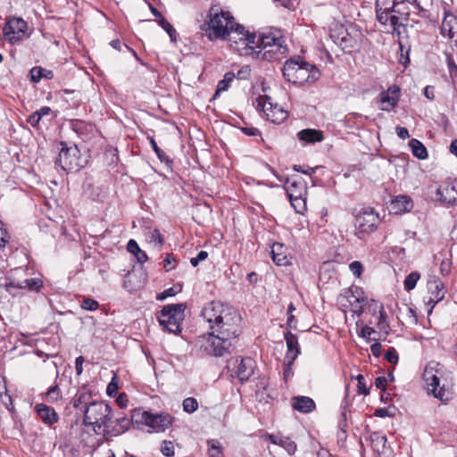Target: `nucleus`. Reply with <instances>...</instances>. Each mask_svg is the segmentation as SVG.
Returning a JSON list of instances; mask_svg holds the SVG:
<instances>
[{
  "label": "nucleus",
  "instance_id": "obj_55",
  "mask_svg": "<svg viewBox=\"0 0 457 457\" xmlns=\"http://www.w3.org/2000/svg\"><path fill=\"white\" fill-rule=\"evenodd\" d=\"M357 381H358V394H362V395H368L369 394V389L366 387V384H365V378L362 375H358L357 376Z\"/></svg>",
  "mask_w": 457,
  "mask_h": 457
},
{
  "label": "nucleus",
  "instance_id": "obj_21",
  "mask_svg": "<svg viewBox=\"0 0 457 457\" xmlns=\"http://www.w3.org/2000/svg\"><path fill=\"white\" fill-rule=\"evenodd\" d=\"M441 34L453 39L457 35V17L450 12H445L441 26Z\"/></svg>",
  "mask_w": 457,
  "mask_h": 457
},
{
  "label": "nucleus",
  "instance_id": "obj_36",
  "mask_svg": "<svg viewBox=\"0 0 457 457\" xmlns=\"http://www.w3.org/2000/svg\"><path fill=\"white\" fill-rule=\"evenodd\" d=\"M365 307L367 312L370 313L375 319L384 309L383 304L374 299L367 300Z\"/></svg>",
  "mask_w": 457,
  "mask_h": 457
},
{
  "label": "nucleus",
  "instance_id": "obj_59",
  "mask_svg": "<svg viewBox=\"0 0 457 457\" xmlns=\"http://www.w3.org/2000/svg\"><path fill=\"white\" fill-rule=\"evenodd\" d=\"M8 236L6 230L3 227V223L0 221V249L5 246L8 242Z\"/></svg>",
  "mask_w": 457,
  "mask_h": 457
},
{
  "label": "nucleus",
  "instance_id": "obj_62",
  "mask_svg": "<svg viewBox=\"0 0 457 457\" xmlns=\"http://www.w3.org/2000/svg\"><path fill=\"white\" fill-rule=\"evenodd\" d=\"M85 361V359L83 356H79L75 360V369L77 375H81L83 371V363Z\"/></svg>",
  "mask_w": 457,
  "mask_h": 457
},
{
  "label": "nucleus",
  "instance_id": "obj_53",
  "mask_svg": "<svg viewBox=\"0 0 457 457\" xmlns=\"http://www.w3.org/2000/svg\"><path fill=\"white\" fill-rule=\"evenodd\" d=\"M385 359L392 364H396L398 362V354L394 347H390L386 352Z\"/></svg>",
  "mask_w": 457,
  "mask_h": 457
},
{
  "label": "nucleus",
  "instance_id": "obj_32",
  "mask_svg": "<svg viewBox=\"0 0 457 457\" xmlns=\"http://www.w3.org/2000/svg\"><path fill=\"white\" fill-rule=\"evenodd\" d=\"M30 77L33 82L37 83L42 78L48 79H53L54 74L53 71L46 70L42 67H34L30 70Z\"/></svg>",
  "mask_w": 457,
  "mask_h": 457
},
{
  "label": "nucleus",
  "instance_id": "obj_42",
  "mask_svg": "<svg viewBox=\"0 0 457 457\" xmlns=\"http://www.w3.org/2000/svg\"><path fill=\"white\" fill-rule=\"evenodd\" d=\"M420 278V274L418 271L411 272L404 280V288L407 291L412 290L415 287L419 279Z\"/></svg>",
  "mask_w": 457,
  "mask_h": 457
},
{
  "label": "nucleus",
  "instance_id": "obj_15",
  "mask_svg": "<svg viewBox=\"0 0 457 457\" xmlns=\"http://www.w3.org/2000/svg\"><path fill=\"white\" fill-rule=\"evenodd\" d=\"M379 222L378 214L371 208H363L355 217V227L361 233L373 232Z\"/></svg>",
  "mask_w": 457,
  "mask_h": 457
},
{
  "label": "nucleus",
  "instance_id": "obj_11",
  "mask_svg": "<svg viewBox=\"0 0 457 457\" xmlns=\"http://www.w3.org/2000/svg\"><path fill=\"white\" fill-rule=\"evenodd\" d=\"M23 272V270L16 269L13 274L5 278H1L0 287L5 288V290L10 294H14L12 292L13 289H29L31 291H38L43 286L42 280L37 278H26L23 280L17 279L16 277L19 275V273Z\"/></svg>",
  "mask_w": 457,
  "mask_h": 457
},
{
  "label": "nucleus",
  "instance_id": "obj_4",
  "mask_svg": "<svg viewBox=\"0 0 457 457\" xmlns=\"http://www.w3.org/2000/svg\"><path fill=\"white\" fill-rule=\"evenodd\" d=\"M423 379L428 394L444 403L453 399L454 393L452 374L438 362L431 361L426 366Z\"/></svg>",
  "mask_w": 457,
  "mask_h": 457
},
{
  "label": "nucleus",
  "instance_id": "obj_35",
  "mask_svg": "<svg viewBox=\"0 0 457 457\" xmlns=\"http://www.w3.org/2000/svg\"><path fill=\"white\" fill-rule=\"evenodd\" d=\"M235 77L236 75L233 72L225 73L223 79L220 80L218 83L214 97H216L221 92L227 91Z\"/></svg>",
  "mask_w": 457,
  "mask_h": 457
},
{
  "label": "nucleus",
  "instance_id": "obj_7",
  "mask_svg": "<svg viewBox=\"0 0 457 457\" xmlns=\"http://www.w3.org/2000/svg\"><path fill=\"white\" fill-rule=\"evenodd\" d=\"M195 345L211 356H223L233 346V341L210 330L196 338Z\"/></svg>",
  "mask_w": 457,
  "mask_h": 457
},
{
  "label": "nucleus",
  "instance_id": "obj_47",
  "mask_svg": "<svg viewBox=\"0 0 457 457\" xmlns=\"http://www.w3.org/2000/svg\"><path fill=\"white\" fill-rule=\"evenodd\" d=\"M149 140H150V144H151V146L153 147L154 151L155 152V154H157L159 160L162 162H165V163H170L171 162V160L169 158V156L157 145L155 140L154 137H149Z\"/></svg>",
  "mask_w": 457,
  "mask_h": 457
},
{
  "label": "nucleus",
  "instance_id": "obj_56",
  "mask_svg": "<svg viewBox=\"0 0 457 457\" xmlns=\"http://www.w3.org/2000/svg\"><path fill=\"white\" fill-rule=\"evenodd\" d=\"M149 238L150 242H157L159 245H162L164 242V237L158 229H154L151 231Z\"/></svg>",
  "mask_w": 457,
  "mask_h": 457
},
{
  "label": "nucleus",
  "instance_id": "obj_5",
  "mask_svg": "<svg viewBox=\"0 0 457 457\" xmlns=\"http://www.w3.org/2000/svg\"><path fill=\"white\" fill-rule=\"evenodd\" d=\"M112 420V408L104 401L94 402L84 410L82 423L85 427L92 428L98 434H110V422Z\"/></svg>",
  "mask_w": 457,
  "mask_h": 457
},
{
  "label": "nucleus",
  "instance_id": "obj_44",
  "mask_svg": "<svg viewBox=\"0 0 457 457\" xmlns=\"http://www.w3.org/2000/svg\"><path fill=\"white\" fill-rule=\"evenodd\" d=\"M183 411L188 414H192L198 409V402L194 397H187L182 403Z\"/></svg>",
  "mask_w": 457,
  "mask_h": 457
},
{
  "label": "nucleus",
  "instance_id": "obj_61",
  "mask_svg": "<svg viewBox=\"0 0 457 457\" xmlns=\"http://www.w3.org/2000/svg\"><path fill=\"white\" fill-rule=\"evenodd\" d=\"M40 120H41L40 116L36 112H34L31 115H29L27 120V121L32 127H37L39 124Z\"/></svg>",
  "mask_w": 457,
  "mask_h": 457
},
{
  "label": "nucleus",
  "instance_id": "obj_50",
  "mask_svg": "<svg viewBox=\"0 0 457 457\" xmlns=\"http://www.w3.org/2000/svg\"><path fill=\"white\" fill-rule=\"evenodd\" d=\"M80 306L87 311H96L99 307V303L97 301L92 299V298H85Z\"/></svg>",
  "mask_w": 457,
  "mask_h": 457
},
{
  "label": "nucleus",
  "instance_id": "obj_27",
  "mask_svg": "<svg viewBox=\"0 0 457 457\" xmlns=\"http://www.w3.org/2000/svg\"><path fill=\"white\" fill-rule=\"evenodd\" d=\"M269 439L272 444L283 447L289 454H293L296 450L295 443L289 437L281 435H269Z\"/></svg>",
  "mask_w": 457,
  "mask_h": 457
},
{
  "label": "nucleus",
  "instance_id": "obj_49",
  "mask_svg": "<svg viewBox=\"0 0 457 457\" xmlns=\"http://www.w3.org/2000/svg\"><path fill=\"white\" fill-rule=\"evenodd\" d=\"M158 23L169 34L170 39L175 40L176 30L163 17L158 20Z\"/></svg>",
  "mask_w": 457,
  "mask_h": 457
},
{
  "label": "nucleus",
  "instance_id": "obj_45",
  "mask_svg": "<svg viewBox=\"0 0 457 457\" xmlns=\"http://www.w3.org/2000/svg\"><path fill=\"white\" fill-rule=\"evenodd\" d=\"M116 422H117L119 428H112V435L121 434V433L125 432L126 430H128L130 427V420L125 416L118 418L116 420Z\"/></svg>",
  "mask_w": 457,
  "mask_h": 457
},
{
  "label": "nucleus",
  "instance_id": "obj_63",
  "mask_svg": "<svg viewBox=\"0 0 457 457\" xmlns=\"http://www.w3.org/2000/svg\"><path fill=\"white\" fill-rule=\"evenodd\" d=\"M381 344L374 341V344L370 345V352L375 357H378L381 354Z\"/></svg>",
  "mask_w": 457,
  "mask_h": 457
},
{
  "label": "nucleus",
  "instance_id": "obj_1",
  "mask_svg": "<svg viewBox=\"0 0 457 457\" xmlns=\"http://www.w3.org/2000/svg\"><path fill=\"white\" fill-rule=\"evenodd\" d=\"M209 324V329L231 341L241 333V316L232 306L212 301L206 303L201 312Z\"/></svg>",
  "mask_w": 457,
  "mask_h": 457
},
{
  "label": "nucleus",
  "instance_id": "obj_26",
  "mask_svg": "<svg viewBox=\"0 0 457 457\" xmlns=\"http://www.w3.org/2000/svg\"><path fill=\"white\" fill-rule=\"evenodd\" d=\"M292 406L300 412L307 413L314 410L315 403L308 396H295L292 398Z\"/></svg>",
  "mask_w": 457,
  "mask_h": 457
},
{
  "label": "nucleus",
  "instance_id": "obj_22",
  "mask_svg": "<svg viewBox=\"0 0 457 457\" xmlns=\"http://www.w3.org/2000/svg\"><path fill=\"white\" fill-rule=\"evenodd\" d=\"M336 44H337L344 51L351 52L358 46L357 39L352 37L346 29H341L340 33L337 37L331 36Z\"/></svg>",
  "mask_w": 457,
  "mask_h": 457
},
{
  "label": "nucleus",
  "instance_id": "obj_33",
  "mask_svg": "<svg viewBox=\"0 0 457 457\" xmlns=\"http://www.w3.org/2000/svg\"><path fill=\"white\" fill-rule=\"evenodd\" d=\"M285 340H286L287 346V351L286 356L293 355L294 353H296V351L300 352L299 345H298V339L295 335L287 331L285 334Z\"/></svg>",
  "mask_w": 457,
  "mask_h": 457
},
{
  "label": "nucleus",
  "instance_id": "obj_8",
  "mask_svg": "<svg viewBox=\"0 0 457 457\" xmlns=\"http://www.w3.org/2000/svg\"><path fill=\"white\" fill-rule=\"evenodd\" d=\"M185 306L183 304H170L164 306L158 316L161 326L170 333L181 331V321L184 319Z\"/></svg>",
  "mask_w": 457,
  "mask_h": 457
},
{
  "label": "nucleus",
  "instance_id": "obj_10",
  "mask_svg": "<svg viewBox=\"0 0 457 457\" xmlns=\"http://www.w3.org/2000/svg\"><path fill=\"white\" fill-rule=\"evenodd\" d=\"M56 160V164L68 172H77L83 168L87 161L81 157L76 145L67 146L63 144Z\"/></svg>",
  "mask_w": 457,
  "mask_h": 457
},
{
  "label": "nucleus",
  "instance_id": "obj_37",
  "mask_svg": "<svg viewBox=\"0 0 457 457\" xmlns=\"http://www.w3.org/2000/svg\"><path fill=\"white\" fill-rule=\"evenodd\" d=\"M291 205L297 213H303L306 210V195L289 198Z\"/></svg>",
  "mask_w": 457,
  "mask_h": 457
},
{
  "label": "nucleus",
  "instance_id": "obj_52",
  "mask_svg": "<svg viewBox=\"0 0 457 457\" xmlns=\"http://www.w3.org/2000/svg\"><path fill=\"white\" fill-rule=\"evenodd\" d=\"M161 452L163 455L167 457H171L174 455V449L172 442L170 441H163Z\"/></svg>",
  "mask_w": 457,
  "mask_h": 457
},
{
  "label": "nucleus",
  "instance_id": "obj_23",
  "mask_svg": "<svg viewBox=\"0 0 457 457\" xmlns=\"http://www.w3.org/2000/svg\"><path fill=\"white\" fill-rule=\"evenodd\" d=\"M390 206L394 213L401 214L410 212L413 205L408 195H397L392 200Z\"/></svg>",
  "mask_w": 457,
  "mask_h": 457
},
{
  "label": "nucleus",
  "instance_id": "obj_29",
  "mask_svg": "<svg viewBox=\"0 0 457 457\" xmlns=\"http://www.w3.org/2000/svg\"><path fill=\"white\" fill-rule=\"evenodd\" d=\"M271 256L273 262L278 265H287L288 263L286 249L283 244L275 243L271 247Z\"/></svg>",
  "mask_w": 457,
  "mask_h": 457
},
{
  "label": "nucleus",
  "instance_id": "obj_9",
  "mask_svg": "<svg viewBox=\"0 0 457 457\" xmlns=\"http://www.w3.org/2000/svg\"><path fill=\"white\" fill-rule=\"evenodd\" d=\"M131 420L137 423H144L154 432H163L170 427L173 418L168 413L153 414L148 411L135 410Z\"/></svg>",
  "mask_w": 457,
  "mask_h": 457
},
{
  "label": "nucleus",
  "instance_id": "obj_12",
  "mask_svg": "<svg viewBox=\"0 0 457 457\" xmlns=\"http://www.w3.org/2000/svg\"><path fill=\"white\" fill-rule=\"evenodd\" d=\"M257 109L263 112L267 120L273 123H281L287 118V112L277 104H272L270 97L259 96L256 99Z\"/></svg>",
  "mask_w": 457,
  "mask_h": 457
},
{
  "label": "nucleus",
  "instance_id": "obj_57",
  "mask_svg": "<svg viewBox=\"0 0 457 457\" xmlns=\"http://www.w3.org/2000/svg\"><path fill=\"white\" fill-rule=\"evenodd\" d=\"M116 377H114L112 381L108 384L106 388V393L109 396H114L119 389L118 383L115 381Z\"/></svg>",
  "mask_w": 457,
  "mask_h": 457
},
{
  "label": "nucleus",
  "instance_id": "obj_40",
  "mask_svg": "<svg viewBox=\"0 0 457 457\" xmlns=\"http://www.w3.org/2000/svg\"><path fill=\"white\" fill-rule=\"evenodd\" d=\"M376 334L377 331L368 325L363 326L358 333L359 337L364 338L367 342L378 341V338L374 337Z\"/></svg>",
  "mask_w": 457,
  "mask_h": 457
},
{
  "label": "nucleus",
  "instance_id": "obj_20",
  "mask_svg": "<svg viewBox=\"0 0 457 457\" xmlns=\"http://www.w3.org/2000/svg\"><path fill=\"white\" fill-rule=\"evenodd\" d=\"M285 188L287 190L288 198L307 195L306 185L303 181H302L301 179H287Z\"/></svg>",
  "mask_w": 457,
  "mask_h": 457
},
{
  "label": "nucleus",
  "instance_id": "obj_30",
  "mask_svg": "<svg viewBox=\"0 0 457 457\" xmlns=\"http://www.w3.org/2000/svg\"><path fill=\"white\" fill-rule=\"evenodd\" d=\"M371 447L378 453H383L386 448V437L380 432H372L370 436Z\"/></svg>",
  "mask_w": 457,
  "mask_h": 457
},
{
  "label": "nucleus",
  "instance_id": "obj_13",
  "mask_svg": "<svg viewBox=\"0 0 457 457\" xmlns=\"http://www.w3.org/2000/svg\"><path fill=\"white\" fill-rule=\"evenodd\" d=\"M28 23L21 18H12L8 20L4 28L3 34L6 40L15 44L28 37Z\"/></svg>",
  "mask_w": 457,
  "mask_h": 457
},
{
  "label": "nucleus",
  "instance_id": "obj_43",
  "mask_svg": "<svg viewBox=\"0 0 457 457\" xmlns=\"http://www.w3.org/2000/svg\"><path fill=\"white\" fill-rule=\"evenodd\" d=\"M390 15V25L395 31L397 27L403 26V21H407L409 13H395Z\"/></svg>",
  "mask_w": 457,
  "mask_h": 457
},
{
  "label": "nucleus",
  "instance_id": "obj_41",
  "mask_svg": "<svg viewBox=\"0 0 457 457\" xmlns=\"http://www.w3.org/2000/svg\"><path fill=\"white\" fill-rule=\"evenodd\" d=\"M378 1L379 0H376V5L378 4H380ZM381 1H382L381 11H394L395 13H401V10L398 8V6L401 4V3L397 2L396 0H381Z\"/></svg>",
  "mask_w": 457,
  "mask_h": 457
},
{
  "label": "nucleus",
  "instance_id": "obj_54",
  "mask_svg": "<svg viewBox=\"0 0 457 457\" xmlns=\"http://www.w3.org/2000/svg\"><path fill=\"white\" fill-rule=\"evenodd\" d=\"M349 269L351 272L357 278H359L361 275L363 270L362 264L358 261L351 262L349 265Z\"/></svg>",
  "mask_w": 457,
  "mask_h": 457
},
{
  "label": "nucleus",
  "instance_id": "obj_25",
  "mask_svg": "<svg viewBox=\"0 0 457 457\" xmlns=\"http://www.w3.org/2000/svg\"><path fill=\"white\" fill-rule=\"evenodd\" d=\"M36 411L46 424L52 425L58 421L59 417L57 412L53 408L46 404H37L36 406Z\"/></svg>",
  "mask_w": 457,
  "mask_h": 457
},
{
  "label": "nucleus",
  "instance_id": "obj_38",
  "mask_svg": "<svg viewBox=\"0 0 457 457\" xmlns=\"http://www.w3.org/2000/svg\"><path fill=\"white\" fill-rule=\"evenodd\" d=\"M208 453L210 457H222V446L220 445V442L212 439L208 441Z\"/></svg>",
  "mask_w": 457,
  "mask_h": 457
},
{
  "label": "nucleus",
  "instance_id": "obj_31",
  "mask_svg": "<svg viewBox=\"0 0 457 457\" xmlns=\"http://www.w3.org/2000/svg\"><path fill=\"white\" fill-rule=\"evenodd\" d=\"M409 145L411 148L412 154L420 160H425L428 158V151L425 145L418 139L412 138L409 142Z\"/></svg>",
  "mask_w": 457,
  "mask_h": 457
},
{
  "label": "nucleus",
  "instance_id": "obj_48",
  "mask_svg": "<svg viewBox=\"0 0 457 457\" xmlns=\"http://www.w3.org/2000/svg\"><path fill=\"white\" fill-rule=\"evenodd\" d=\"M46 401L49 403H55L61 398V392L58 386H51L46 392Z\"/></svg>",
  "mask_w": 457,
  "mask_h": 457
},
{
  "label": "nucleus",
  "instance_id": "obj_28",
  "mask_svg": "<svg viewBox=\"0 0 457 457\" xmlns=\"http://www.w3.org/2000/svg\"><path fill=\"white\" fill-rule=\"evenodd\" d=\"M94 402L92 395L88 392H82L77 394L73 400L72 405L76 410L84 413V410Z\"/></svg>",
  "mask_w": 457,
  "mask_h": 457
},
{
  "label": "nucleus",
  "instance_id": "obj_64",
  "mask_svg": "<svg viewBox=\"0 0 457 457\" xmlns=\"http://www.w3.org/2000/svg\"><path fill=\"white\" fill-rule=\"evenodd\" d=\"M396 130V134L397 136L401 138V139H406L410 137V134H409V131L406 128H403V127H396L395 129Z\"/></svg>",
  "mask_w": 457,
  "mask_h": 457
},
{
  "label": "nucleus",
  "instance_id": "obj_17",
  "mask_svg": "<svg viewBox=\"0 0 457 457\" xmlns=\"http://www.w3.org/2000/svg\"><path fill=\"white\" fill-rule=\"evenodd\" d=\"M436 198L448 204H457V180L445 183L436 190Z\"/></svg>",
  "mask_w": 457,
  "mask_h": 457
},
{
  "label": "nucleus",
  "instance_id": "obj_18",
  "mask_svg": "<svg viewBox=\"0 0 457 457\" xmlns=\"http://www.w3.org/2000/svg\"><path fill=\"white\" fill-rule=\"evenodd\" d=\"M428 289L430 293L428 303H432L431 309L428 313L431 312L433 307L445 297V287L444 283L436 277H432L428 282Z\"/></svg>",
  "mask_w": 457,
  "mask_h": 457
},
{
  "label": "nucleus",
  "instance_id": "obj_46",
  "mask_svg": "<svg viewBox=\"0 0 457 457\" xmlns=\"http://www.w3.org/2000/svg\"><path fill=\"white\" fill-rule=\"evenodd\" d=\"M299 354V351H296V353H294L293 355L285 356V362H284V378L287 380L291 376V366L293 365L295 360Z\"/></svg>",
  "mask_w": 457,
  "mask_h": 457
},
{
  "label": "nucleus",
  "instance_id": "obj_14",
  "mask_svg": "<svg viewBox=\"0 0 457 457\" xmlns=\"http://www.w3.org/2000/svg\"><path fill=\"white\" fill-rule=\"evenodd\" d=\"M254 361L251 358H234L228 361V369L231 376L237 378L241 382L246 381L253 374Z\"/></svg>",
  "mask_w": 457,
  "mask_h": 457
},
{
  "label": "nucleus",
  "instance_id": "obj_24",
  "mask_svg": "<svg viewBox=\"0 0 457 457\" xmlns=\"http://www.w3.org/2000/svg\"><path fill=\"white\" fill-rule=\"evenodd\" d=\"M297 137L300 141L307 144H314L324 140L323 132L315 129H302L297 133Z\"/></svg>",
  "mask_w": 457,
  "mask_h": 457
},
{
  "label": "nucleus",
  "instance_id": "obj_60",
  "mask_svg": "<svg viewBox=\"0 0 457 457\" xmlns=\"http://www.w3.org/2000/svg\"><path fill=\"white\" fill-rule=\"evenodd\" d=\"M127 250L129 253H133L134 255H136L137 253H139L141 251V249L139 248L137 243L134 239H130L128 242Z\"/></svg>",
  "mask_w": 457,
  "mask_h": 457
},
{
  "label": "nucleus",
  "instance_id": "obj_58",
  "mask_svg": "<svg viewBox=\"0 0 457 457\" xmlns=\"http://www.w3.org/2000/svg\"><path fill=\"white\" fill-rule=\"evenodd\" d=\"M250 67L248 65H245L237 71V77L239 79H246L250 77Z\"/></svg>",
  "mask_w": 457,
  "mask_h": 457
},
{
  "label": "nucleus",
  "instance_id": "obj_2",
  "mask_svg": "<svg viewBox=\"0 0 457 457\" xmlns=\"http://www.w3.org/2000/svg\"><path fill=\"white\" fill-rule=\"evenodd\" d=\"M240 42L245 54L258 60L279 61L288 52L280 31H270L258 36L247 34L245 37H240Z\"/></svg>",
  "mask_w": 457,
  "mask_h": 457
},
{
  "label": "nucleus",
  "instance_id": "obj_16",
  "mask_svg": "<svg viewBox=\"0 0 457 457\" xmlns=\"http://www.w3.org/2000/svg\"><path fill=\"white\" fill-rule=\"evenodd\" d=\"M400 98V88L397 86H391L387 90L379 95L380 109L389 112L397 105Z\"/></svg>",
  "mask_w": 457,
  "mask_h": 457
},
{
  "label": "nucleus",
  "instance_id": "obj_3",
  "mask_svg": "<svg viewBox=\"0 0 457 457\" xmlns=\"http://www.w3.org/2000/svg\"><path fill=\"white\" fill-rule=\"evenodd\" d=\"M208 16L206 30L211 39L226 38L228 37V40L234 39L235 43L241 45L240 37L247 36L243 26L237 25L234 29L236 25L234 18L228 12H223L220 7H211Z\"/></svg>",
  "mask_w": 457,
  "mask_h": 457
},
{
  "label": "nucleus",
  "instance_id": "obj_19",
  "mask_svg": "<svg viewBox=\"0 0 457 457\" xmlns=\"http://www.w3.org/2000/svg\"><path fill=\"white\" fill-rule=\"evenodd\" d=\"M341 302L346 301L351 306H354L355 303H364L367 298L364 295L363 290L359 287H352L345 289L339 295Z\"/></svg>",
  "mask_w": 457,
  "mask_h": 457
},
{
  "label": "nucleus",
  "instance_id": "obj_6",
  "mask_svg": "<svg viewBox=\"0 0 457 457\" xmlns=\"http://www.w3.org/2000/svg\"><path fill=\"white\" fill-rule=\"evenodd\" d=\"M282 71L283 76L288 82L299 85L312 83L320 76V72L314 65L304 62L300 57L287 60L284 64Z\"/></svg>",
  "mask_w": 457,
  "mask_h": 457
},
{
  "label": "nucleus",
  "instance_id": "obj_34",
  "mask_svg": "<svg viewBox=\"0 0 457 457\" xmlns=\"http://www.w3.org/2000/svg\"><path fill=\"white\" fill-rule=\"evenodd\" d=\"M376 325L380 332L384 333L385 335H388L390 331V324L385 309H383V311L378 313V315L376 317Z\"/></svg>",
  "mask_w": 457,
  "mask_h": 457
},
{
  "label": "nucleus",
  "instance_id": "obj_51",
  "mask_svg": "<svg viewBox=\"0 0 457 457\" xmlns=\"http://www.w3.org/2000/svg\"><path fill=\"white\" fill-rule=\"evenodd\" d=\"M162 262L165 270L170 271L175 268L176 258L172 253H167Z\"/></svg>",
  "mask_w": 457,
  "mask_h": 457
},
{
  "label": "nucleus",
  "instance_id": "obj_39",
  "mask_svg": "<svg viewBox=\"0 0 457 457\" xmlns=\"http://www.w3.org/2000/svg\"><path fill=\"white\" fill-rule=\"evenodd\" d=\"M378 2L380 4H377V10H376L377 19L381 24L386 25L388 21H390V15L395 12L394 11H381L382 1L379 0Z\"/></svg>",
  "mask_w": 457,
  "mask_h": 457
}]
</instances>
